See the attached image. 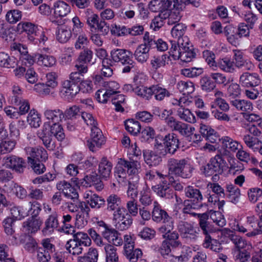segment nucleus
Masks as SVG:
<instances>
[{
    "mask_svg": "<svg viewBox=\"0 0 262 262\" xmlns=\"http://www.w3.org/2000/svg\"><path fill=\"white\" fill-rule=\"evenodd\" d=\"M67 208L70 212L76 213L75 221L78 226H84L88 224L91 210L85 202L80 201L72 205L70 204Z\"/></svg>",
    "mask_w": 262,
    "mask_h": 262,
    "instance_id": "nucleus-5",
    "label": "nucleus"
},
{
    "mask_svg": "<svg viewBox=\"0 0 262 262\" xmlns=\"http://www.w3.org/2000/svg\"><path fill=\"white\" fill-rule=\"evenodd\" d=\"M224 235L228 238L238 250L244 249L247 245L246 241L241 236L236 234L234 231L225 228L223 230Z\"/></svg>",
    "mask_w": 262,
    "mask_h": 262,
    "instance_id": "nucleus-23",
    "label": "nucleus"
},
{
    "mask_svg": "<svg viewBox=\"0 0 262 262\" xmlns=\"http://www.w3.org/2000/svg\"><path fill=\"white\" fill-rule=\"evenodd\" d=\"M152 90L153 91V95L155 99L158 101H162L165 97H169L170 96L169 91L159 84L152 85Z\"/></svg>",
    "mask_w": 262,
    "mask_h": 262,
    "instance_id": "nucleus-55",
    "label": "nucleus"
},
{
    "mask_svg": "<svg viewBox=\"0 0 262 262\" xmlns=\"http://www.w3.org/2000/svg\"><path fill=\"white\" fill-rule=\"evenodd\" d=\"M106 203V210L108 212H113L122 207L121 199L116 194H112L108 196L105 200Z\"/></svg>",
    "mask_w": 262,
    "mask_h": 262,
    "instance_id": "nucleus-36",
    "label": "nucleus"
},
{
    "mask_svg": "<svg viewBox=\"0 0 262 262\" xmlns=\"http://www.w3.org/2000/svg\"><path fill=\"white\" fill-rule=\"evenodd\" d=\"M101 234L110 244H112L115 246H119L123 243L120 233L115 229L112 228L111 226L102 230Z\"/></svg>",
    "mask_w": 262,
    "mask_h": 262,
    "instance_id": "nucleus-19",
    "label": "nucleus"
},
{
    "mask_svg": "<svg viewBox=\"0 0 262 262\" xmlns=\"http://www.w3.org/2000/svg\"><path fill=\"white\" fill-rule=\"evenodd\" d=\"M105 142V138L101 130L97 126L92 127L91 138L86 142L89 149L93 152H96Z\"/></svg>",
    "mask_w": 262,
    "mask_h": 262,
    "instance_id": "nucleus-10",
    "label": "nucleus"
},
{
    "mask_svg": "<svg viewBox=\"0 0 262 262\" xmlns=\"http://www.w3.org/2000/svg\"><path fill=\"white\" fill-rule=\"evenodd\" d=\"M177 229L181 237L187 243L196 241L198 238V232L192 224L184 221H180L177 225Z\"/></svg>",
    "mask_w": 262,
    "mask_h": 262,
    "instance_id": "nucleus-8",
    "label": "nucleus"
},
{
    "mask_svg": "<svg viewBox=\"0 0 262 262\" xmlns=\"http://www.w3.org/2000/svg\"><path fill=\"white\" fill-rule=\"evenodd\" d=\"M86 203L92 208L100 209L105 205V200L101 196L91 192L86 194Z\"/></svg>",
    "mask_w": 262,
    "mask_h": 262,
    "instance_id": "nucleus-29",
    "label": "nucleus"
},
{
    "mask_svg": "<svg viewBox=\"0 0 262 262\" xmlns=\"http://www.w3.org/2000/svg\"><path fill=\"white\" fill-rule=\"evenodd\" d=\"M204 248H209L212 251L220 253L223 250L222 244L216 239L212 238L210 236H206L203 243Z\"/></svg>",
    "mask_w": 262,
    "mask_h": 262,
    "instance_id": "nucleus-41",
    "label": "nucleus"
},
{
    "mask_svg": "<svg viewBox=\"0 0 262 262\" xmlns=\"http://www.w3.org/2000/svg\"><path fill=\"white\" fill-rule=\"evenodd\" d=\"M230 103L232 106L236 109V110L243 113H249L253 110V104L248 100L235 99L230 100Z\"/></svg>",
    "mask_w": 262,
    "mask_h": 262,
    "instance_id": "nucleus-33",
    "label": "nucleus"
},
{
    "mask_svg": "<svg viewBox=\"0 0 262 262\" xmlns=\"http://www.w3.org/2000/svg\"><path fill=\"white\" fill-rule=\"evenodd\" d=\"M121 161V164L124 166L129 175H134L133 178L138 176L137 174L141 167L139 162L134 160L127 161L122 158Z\"/></svg>",
    "mask_w": 262,
    "mask_h": 262,
    "instance_id": "nucleus-35",
    "label": "nucleus"
},
{
    "mask_svg": "<svg viewBox=\"0 0 262 262\" xmlns=\"http://www.w3.org/2000/svg\"><path fill=\"white\" fill-rule=\"evenodd\" d=\"M85 18L86 24L92 31L99 32L102 35H106L109 32V25L105 20H99L98 14L94 13L90 9H87L85 11Z\"/></svg>",
    "mask_w": 262,
    "mask_h": 262,
    "instance_id": "nucleus-6",
    "label": "nucleus"
},
{
    "mask_svg": "<svg viewBox=\"0 0 262 262\" xmlns=\"http://www.w3.org/2000/svg\"><path fill=\"white\" fill-rule=\"evenodd\" d=\"M49 126L48 123H45L42 128L38 130L37 135L47 149L54 150L56 145L53 140L52 135L50 133Z\"/></svg>",
    "mask_w": 262,
    "mask_h": 262,
    "instance_id": "nucleus-15",
    "label": "nucleus"
},
{
    "mask_svg": "<svg viewBox=\"0 0 262 262\" xmlns=\"http://www.w3.org/2000/svg\"><path fill=\"white\" fill-rule=\"evenodd\" d=\"M151 189L158 196L165 199L170 200L176 195L168 185H155L151 187Z\"/></svg>",
    "mask_w": 262,
    "mask_h": 262,
    "instance_id": "nucleus-24",
    "label": "nucleus"
},
{
    "mask_svg": "<svg viewBox=\"0 0 262 262\" xmlns=\"http://www.w3.org/2000/svg\"><path fill=\"white\" fill-rule=\"evenodd\" d=\"M15 34L12 30L4 24H0V37L7 41H14Z\"/></svg>",
    "mask_w": 262,
    "mask_h": 262,
    "instance_id": "nucleus-62",
    "label": "nucleus"
},
{
    "mask_svg": "<svg viewBox=\"0 0 262 262\" xmlns=\"http://www.w3.org/2000/svg\"><path fill=\"white\" fill-rule=\"evenodd\" d=\"M222 147L227 152H235L238 149V143L228 136L222 138Z\"/></svg>",
    "mask_w": 262,
    "mask_h": 262,
    "instance_id": "nucleus-50",
    "label": "nucleus"
},
{
    "mask_svg": "<svg viewBox=\"0 0 262 262\" xmlns=\"http://www.w3.org/2000/svg\"><path fill=\"white\" fill-rule=\"evenodd\" d=\"M177 87L180 92L185 94H192L194 91V84L190 81H180L177 84Z\"/></svg>",
    "mask_w": 262,
    "mask_h": 262,
    "instance_id": "nucleus-61",
    "label": "nucleus"
},
{
    "mask_svg": "<svg viewBox=\"0 0 262 262\" xmlns=\"http://www.w3.org/2000/svg\"><path fill=\"white\" fill-rule=\"evenodd\" d=\"M199 217V226L203 233L206 236H210L209 233L212 231V227L208 221V215L206 213L198 214Z\"/></svg>",
    "mask_w": 262,
    "mask_h": 262,
    "instance_id": "nucleus-45",
    "label": "nucleus"
},
{
    "mask_svg": "<svg viewBox=\"0 0 262 262\" xmlns=\"http://www.w3.org/2000/svg\"><path fill=\"white\" fill-rule=\"evenodd\" d=\"M166 125L172 131H177L181 135L185 137H189L192 132L194 130L193 127L177 120L173 116H171L168 119Z\"/></svg>",
    "mask_w": 262,
    "mask_h": 262,
    "instance_id": "nucleus-11",
    "label": "nucleus"
},
{
    "mask_svg": "<svg viewBox=\"0 0 262 262\" xmlns=\"http://www.w3.org/2000/svg\"><path fill=\"white\" fill-rule=\"evenodd\" d=\"M98 256L99 254L97 249L90 248L84 256L78 257V262H97Z\"/></svg>",
    "mask_w": 262,
    "mask_h": 262,
    "instance_id": "nucleus-51",
    "label": "nucleus"
},
{
    "mask_svg": "<svg viewBox=\"0 0 262 262\" xmlns=\"http://www.w3.org/2000/svg\"><path fill=\"white\" fill-rule=\"evenodd\" d=\"M132 53L126 49H114L111 52V56L113 61L120 62L124 67L122 69V73H129L131 69L135 67L136 63L132 59Z\"/></svg>",
    "mask_w": 262,
    "mask_h": 262,
    "instance_id": "nucleus-4",
    "label": "nucleus"
},
{
    "mask_svg": "<svg viewBox=\"0 0 262 262\" xmlns=\"http://www.w3.org/2000/svg\"><path fill=\"white\" fill-rule=\"evenodd\" d=\"M56 33V39L60 43L67 42L72 36L71 30L63 26L59 27Z\"/></svg>",
    "mask_w": 262,
    "mask_h": 262,
    "instance_id": "nucleus-52",
    "label": "nucleus"
},
{
    "mask_svg": "<svg viewBox=\"0 0 262 262\" xmlns=\"http://www.w3.org/2000/svg\"><path fill=\"white\" fill-rule=\"evenodd\" d=\"M240 195V189L236 186L231 183L226 185L224 197L228 199L229 201L236 204L239 201Z\"/></svg>",
    "mask_w": 262,
    "mask_h": 262,
    "instance_id": "nucleus-26",
    "label": "nucleus"
},
{
    "mask_svg": "<svg viewBox=\"0 0 262 262\" xmlns=\"http://www.w3.org/2000/svg\"><path fill=\"white\" fill-rule=\"evenodd\" d=\"M28 164L36 174H40L45 172L46 168L45 165L41 163V161L36 160L31 157H28Z\"/></svg>",
    "mask_w": 262,
    "mask_h": 262,
    "instance_id": "nucleus-60",
    "label": "nucleus"
},
{
    "mask_svg": "<svg viewBox=\"0 0 262 262\" xmlns=\"http://www.w3.org/2000/svg\"><path fill=\"white\" fill-rule=\"evenodd\" d=\"M202 56L210 68L214 70H216L217 62L215 60V55L213 52L210 50H205L202 53Z\"/></svg>",
    "mask_w": 262,
    "mask_h": 262,
    "instance_id": "nucleus-63",
    "label": "nucleus"
},
{
    "mask_svg": "<svg viewBox=\"0 0 262 262\" xmlns=\"http://www.w3.org/2000/svg\"><path fill=\"white\" fill-rule=\"evenodd\" d=\"M112 163L106 157H103L98 165V174L101 180H108L112 175Z\"/></svg>",
    "mask_w": 262,
    "mask_h": 262,
    "instance_id": "nucleus-21",
    "label": "nucleus"
},
{
    "mask_svg": "<svg viewBox=\"0 0 262 262\" xmlns=\"http://www.w3.org/2000/svg\"><path fill=\"white\" fill-rule=\"evenodd\" d=\"M18 60L14 56H10L5 52H0V67L13 69L17 67Z\"/></svg>",
    "mask_w": 262,
    "mask_h": 262,
    "instance_id": "nucleus-30",
    "label": "nucleus"
},
{
    "mask_svg": "<svg viewBox=\"0 0 262 262\" xmlns=\"http://www.w3.org/2000/svg\"><path fill=\"white\" fill-rule=\"evenodd\" d=\"M172 3L174 4V0H152L148 7L151 11L160 13L171 7Z\"/></svg>",
    "mask_w": 262,
    "mask_h": 262,
    "instance_id": "nucleus-25",
    "label": "nucleus"
},
{
    "mask_svg": "<svg viewBox=\"0 0 262 262\" xmlns=\"http://www.w3.org/2000/svg\"><path fill=\"white\" fill-rule=\"evenodd\" d=\"M168 213L162 208L161 206L157 202H154V207L151 212L152 220L157 223H161L164 219L169 217Z\"/></svg>",
    "mask_w": 262,
    "mask_h": 262,
    "instance_id": "nucleus-31",
    "label": "nucleus"
},
{
    "mask_svg": "<svg viewBox=\"0 0 262 262\" xmlns=\"http://www.w3.org/2000/svg\"><path fill=\"white\" fill-rule=\"evenodd\" d=\"M48 124L50 125V130L49 131L51 135L55 136L59 141H62L64 139L66 136L63 132V129L59 124V122L52 124V125Z\"/></svg>",
    "mask_w": 262,
    "mask_h": 262,
    "instance_id": "nucleus-57",
    "label": "nucleus"
},
{
    "mask_svg": "<svg viewBox=\"0 0 262 262\" xmlns=\"http://www.w3.org/2000/svg\"><path fill=\"white\" fill-rule=\"evenodd\" d=\"M200 132L206 140L212 143L216 142L218 139L216 136L217 132L211 126L202 124L200 127Z\"/></svg>",
    "mask_w": 262,
    "mask_h": 262,
    "instance_id": "nucleus-32",
    "label": "nucleus"
},
{
    "mask_svg": "<svg viewBox=\"0 0 262 262\" xmlns=\"http://www.w3.org/2000/svg\"><path fill=\"white\" fill-rule=\"evenodd\" d=\"M124 125L125 129L133 135H137L141 129L139 122L133 119L126 120L124 122Z\"/></svg>",
    "mask_w": 262,
    "mask_h": 262,
    "instance_id": "nucleus-54",
    "label": "nucleus"
},
{
    "mask_svg": "<svg viewBox=\"0 0 262 262\" xmlns=\"http://www.w3.org/2000/svg\"><path fill=\"white\" fill-rule=\"evenodd\" d=\"M177 115L181 119L187 122L194 123L196 121L195 116L188 108L179 107L177 110Z\"/></svg>",
    "mask_w": 262,
    "mask_h": 262,
    "instance_id": "nucleus-49",
    "label": "nucleus"
},
{
    "mask_svg": "<svg viewBox=\"0 0 262 262\" xmlns=\"http://www.w3.org/2000/svg\"><path fill=\"white\" fill-rule=\"evenodd\" d=\"M227 37L228 41L232 45L236 46L238 43L236 28L232 25H227L223 32Z\"/></svg>",
    "mask_w": 262,
    "mask_h": 262,
    "instance_id": "nucleus-43",
    "label": "nucleus"
},
{
    "mask_svg": "<svg viewBox=\"0 0 262 262\" xmlns=\"http://www.w3.org/2000/svg\"><path fill=\"white\" fill-rule=\"evenodd\" d=\"M260 82L258 75L255 73L244 72L239 77V83L245 88L254 87Z\"/></svg>",
    "mask_w": 262,
    "mask_h": 262,
    "instance_id": "nucleus-18",
    "label": "nucleus"
},
{
    "mask_svg": "<svg viewBox=\"0 0 262 262\" xmlns=\"http://www.w3.org/2000/svg\"><path fill=\"white\" fill-rule=\"evenodd\" d=\"M91 244V239L84 232H78L73 234V238L67 242L66 248L73 255H78L82 253L84 248Z\"/></svg>",
    "mask_w": 262,
    "mask_h": 262,
    "instance_id": "nucleus-2",
    "label": "nucleus"
},
{
    "mask_svg": "<svg viewBox=\"0 0 262 262\" xmlns=\"http://www.w3.org/2000/svg\"><path fill=\"white\" fill-rule=\"evenodd\" d=\"M44 116L49 123L54 124L59 122L64 118L63 112L59 110H47L44 112Z\"/></svg>",
    "mask_w": 262,
    "mask_h": 262,
    "instance_id": "nucleus-37",
    "label": "nucleus"
},
{
    "mask_svg": "<svg viewBox=\"0 0 262 262\" xmlns=\"http://www.w3.org/2000/svg\"><path fill=\"white\" fill-rule=\"evenodd\" d=\"M4 165L7 168L11 169L17 172L23 173L26 168V162L21 158L16 156H9L3 159Z\"/></svg>",
    "mask_w": 262,
    "mask_h": 262,
    "instance_id": "nucleus-14",
    "label": "nucleus"
},
{
    "mask_svg": "<svg viewBox=\"0 0 262 262\" xmlns=\"http://www.w3.org/2000/svg\"><path fill=\"white\" fill-rule=\"evenodd\" d=\"M20 242L24 245V249L30 253L34 252L39 248L36 239L28 234L21 235Z\"/></svg>",
    "mask_w": 262,
    "mask_h": 262,
    "instance_id": "nucleus-28",
    "label": "nucleus"
},
{
    "mask_svg": "<svg viewBox=\"0 0 262 262\" xmlns=\"http://www.w3.org/2000/svg\"><path fill=\"white\" fill-rule=\"evenodd\" d=\"M56 186L57 189L61 191L67 199L71 200L66 203L67 208L69 207L70 204L72 205L80 201L76 189L69 182L65 180L60 181L56 184Z\"/></svg>",
    "mask_w": 262,
    "mask_h": 262,
    "instance_id": "nucleus-7",
    "label": "nucleus"
},
{
    "mask_svg": "<svg viewBox=\"0 0 262 262\" xmlns=\"http://www.w3.org/2000/svg\"><path fill=\"white\" fill-rule=\"evenodd\" d=\"M58 215L56 211L52 212L45 220L43 227L41 229L44 236L51 235L59 227Z\"/></svg>",
    "mask_w": 262,
    "mask_h": 262,
    "instance_id": "nucleus-13",
    "label": "nucleus"
},
{
    "mask_svg": "<svg viewBox=\"0 0 262 262\" xmlns=\"http://www.w3.org/2000/svg\"><path fill=\"white\" fill-rule=\"evenodd\" d=\"M117 93L116 91L113 90H99L96 93L95 97L99 102L105 103L107 101L108 98L113 95L116 94Z\"/></svg>",
    "mask_w": 262,
    "mask_h": 262,
    "instance_id": "nucleus-59",
    "label": "nucleus"
},
{
    "mask_svg": "<svg viewBox=\"0 0 262 262\" xmlns=\"http://www.w3.org/2000/svg\"><path fill=\"white\" fill-rule=\"evenodd\" d=\"M210 112L212 116L219 121L229 122L231 120L230 116L227 113L228 112L220 111L214 105H211Z\"/></svg>",
    "mask_w": 262,
    "mask_h": 262,
    "instance_id": "nucleus-56",
    "label": "nucleus"
},
{
    "mask_svg": "<svg viewBox=\"0 0 262 262\" xmlns=\"http://www.w3.org/2000/svg\"><path fill=\"white\" fill-rule=\"evenodd\" d=\"M139 178L136 176L135 178L130 179L128 182V187L127 191V194L130 199H136L138 194Z\"/></svg>",
    "mask_w": 262,
    "mask_h": 262,
    "instance_id": "nucleus-48",
    "label": "nucleus"
},
{
    "mask_svg": "<svg viewBox=\"0 0 262 262\" xmlns=\"http://www.w3.org/2000/svg\"><path fill=\"white\" fill-rule=\"evenodd\" d=\"M42 224L40 217H30L23 223V227L28 234L35 233Z\"/></svg>",
    "mask_w": 262,
    "mask_h": 262,
    "instance_id": "nucleus-22",
    "label": "nucleus"
},
{
    "mask_svg": "<svg viewBox=\"0 0 262 262\" xmlns=\"http://www.w3.org/2000/svg\"><path fill=\"white\" fill-rule=\"evenodd\" d=\"M143 154L145 163L149 166L158 165L162 161L161 157L155 151L144 150Z\"/></svg>",
    "mask_w": 262,
    "mask_h": 262,
    "instance_id": "nucleus-34",
    "label": "nucleus"
},
{
    "mask_svg": "<svg viewBox=\"0 0 262 262\" xmlns=\"http://www.w3.org/2000/svg\"><path fill=\"white\" fill-rule=\"evenodd\" d=\"M79 92V85L73 84L67 80L62 82L60 93L61 97L65 100L71 101Z\"/></svg>",
    "mask_w": 262,
    "mask_h": 262,
    "instance_id": "nucleus-16",
    "label": "nucleus"
},
{
    "mask_svg": "<svg viewBox=\"0 0 262 262\" xmlns=\"http://www.w3.org/2000/svg\"><path fill=\"white\" fill-rule=\"evenodd\" d=\"M182 4L179 3L178 0H174V3H172L171 7L166 9L165 14H166V18L167 19V24L173 25L178 24L181 20L182 15L181 12L182 10Z\"/></svg>",
    "mask_w": 262,
    "mask_h": 262,
    "instance_id": "nucleus-12",
    "label": "nucleus"
},
{
    "mask_svg": "<svg viewBox=\"0 0 262 262\" xmlns=\"http://www.w3.org/2000/svg\"><path fill=\"white\" fill-rule=\"evenodd\" d=\"M185 195L188 200L203 207L207 206L204 202V198L201 190L192 186H188L184 189Z\"/></svg>",
    "mask_w": 262,
    "mask_h": 262,
    "instance_id": "nucleus-17",
    "label": "nucleus"
},
{
    "mask_svg": "<svg viewBox=\"0 0 262 262\" xmlns=\"http://www.w3.org/2000/svg\"><path fill=\"white\" fill-rule=\"evenodd\" d=\"M123 254L130 262H136L139 258L142 257V252L139 248L135 249V247H130L128 246L124 250Z\"/></svg>",
    "mask_w": 262,
    "mask_h": 262,
    "instance_id": "nucleus-39",
    "label": "nucleus"
},
{
    "mask_svg": "<svg viewBox=\"0 0 262 262\" xmlns=\"http://www.w3.org/2000/svg\"><path fill=\"white\" fill-rule=\"evenodd\" d=\"M227 73H233L235 71L234 61H231L229 58L225 57L219 59L217 62V68Z\"/></svg>",
    "mask_w": 262,
    "mask_h": 262,
    "instance_id": "nucleus-46",
    "label": "nucleus"
},
{
    "mask_svg": "<svg viewBox=\"0 0 262 262\" xmlns=\"http://www.w3.org/2000/svg\"><path fill=\"white\" fill-rule=\"evenodd\" d=\"M104 249L106 255V262H116L119 260L117 248L114 245L110 244H104Z\"/></svg>",
    "mask_w": 262,
    "mask_h": 262,
    "instance_id": "nucleus-44",
    "label": "nucleus"
},
{
    "mask_svg": "<svg viewBox=\"0 0 262 262\" xmlns=\"http://www.w3.org/2000/svg\"><path fill=\"white\" fill-rule=\"evenodd\" d=\"M133 219L132 216L126 212L124 216L115 224L116 228L120 231L128 229L133 224Z\"/></svg>",
    "mask_w": 262,
    "mask_h": 262,
    "instance_id": "nucleus-53",
    "label": "nucleus"
},
{
    "mask_svg": "<svg viewBox=\"0 0 262 262\" xmlns=\"http://www.w3.org/2000/svg\"><path fill=\"white\" fill-rule=\"evenodd\" d=\"M187 30V26L183 23H178L172 27L171 30V34L172 36L176 38L179 39L185 34Z\"/></svg>",
    "mask_w": 262,
    "mask_h": 262,
    "instance_id": "nucleus-64",
    "label": "nucleus"
},
{
    "mask_svg": "<svg viewBox=\"0 0 262 262\" xmlns=\"http://www.w3.org/2000/svg\"><path fill=\"white\" fill-rule=\"evenodd\" d=\"M233 61L235 68L245 70H250L253 68V64L249 60L244 57V53L240 50H233Z\"/></svg>",
    "mask_w": 262,
    "mask_h": 262,
    "instance_id": "nucleus-20",
    "label": "nucleus"
},
{
    "mask_svg": "<svg viewBox=\"0 0 262 262\" xmlns=\"http://www.w3.org/2000/svg\"><path fill=\"white\" fill-rule=\"evenodd\" d=\"M223 93L221 91H218L215 94L216 98L214 99L213 103L211 105H214L215 108H217L220 111H223L225 112H229L230 110L229 104L227 101L223 98L220 97L222 96Z\"/></svg>",
    "mask_w": 262,
    "mask_h": 262,
    "instance_id": "nucleus-47",
    "label": "nucleus"
},
{
    "mask_svg": "<svg viewBox=\"0 0 262 262\" xmlns=\"http://www.w3.org/2000/svg\"><path fill=\"white\" fill-rule=\"evenodd\" d=\"M164 145V149L160 152V155L165 156L167 154L174 155L180 147V140L177 134L174 133H168L162 139Z\"/></svg>",
    "mask_w": 262,
    "mask_h": 262,
    "instance_id": "nucleus-9",
    "label": "nucleus"
},
{
    "mask_svg": "<svg viewBox=\"0 0 262 262\" xmlns=\"http://www.w3.org/2000/svg\"><path fill=\"white\" fill-rule=\"evenodd\" d=\"M37 62L38 64L43 65L47 67H51L55 64L56 58L51 55L38 53Z\"/></svg>",
    "mask_w": 262,
    "mask_h": 262,
    "instance_id": "nucleus-58",
    "label": "nucleus"
},
{
    "mask_svg": "<svg viewBox=\"0 0 262 262\" xmlns=\"http://www.w3.org/2000/svg\"><path fill=\"white\" fill-rule=\"evenodd\" d=\"M149 50L146 47L139 45L134 52V56L135 59L141 63L147 61L149 57Z\"/></svg>",
    "mask_w": 262,
    "mask_h": 262,
    "instance_id": "nucleus-38",
    "label": "nucleus"
},
{
    "mask_svg": "<svg viewBox=\"0 0 262 262\" xmlns=\"http://www.w3.org/2000/svg\"><path fill=\"white\" fill-rule=\"evenodd\" d=\"M170 58L166 54L154 56L150 60V64L153 70H157L159 68L164 67L168 63Z\"/></svg>",
    "mask_w": 262,
    "mask_h": 262,
    "instance_id": "nucleus-40",
    "label": "nucleus"
},
{
    "mask_svg": "<svg viewBox=\"0 0 262 262\" xmlns=\"http://www.w3.org/2000/svg\"><path fill=\"white\" fill-rule=\"evenodd\" d=\"M71 11V7L63 1H58L54 5V15L56 17L67 16Z\"/></svg>",
    "mask_w": 262,
    "mask_h": 262,
    "instance_id": "nucleus-42",
    "label": "nucleus"
},
{
    "mask_svg": "<svg viewBox=\"0 0 262 262\" xmlns=\"http://www.w3.org/2000/svg\"><path fill=\"white\" fill-rule=\"evenodd\" d=\"M28 157H31L36 160L46 161L48 159L47 151L42 147H28L25 148Z\"/></svg>",
    "mask_w": 262,
    "mask_h": 262,
    "instance_id": "nucleus-27",
    "label": "nucleus"
},
{
    "mask_svg": "<svg viewBox=\"0 0 262 262\" xmlns=\"http://www.w3.org/2000/svg\"><path fill=\"white\" fill-rule=\"evenodd\" d=\"M226 161L221 155H216L210 159L209 162L202 166V173L206 177H211L214 173H223L228 168Z\"/></svg>",
    "mask_w": 262,
    "mask_h": 262,
    "instance_id": "nucleus-3",
    "label": "nucleus"
},
{
    "mask_svg": "<svg viewBox=\"0 0 262 262\" xmlns=\"http://www.w3.org/2000/svg\"><path fill=\"white\" fill-rule=\"evenodd\" d=\"M167 166L169 174L183 179L191 178L194 169L192 165L185 159L170 158L167 162Z\"/></svg>",
    "mask_w": 262,
    "mask_h": 262,
    "instance_id": "nucleus-1",
    "label": "nucleus"
}]
</instances>
